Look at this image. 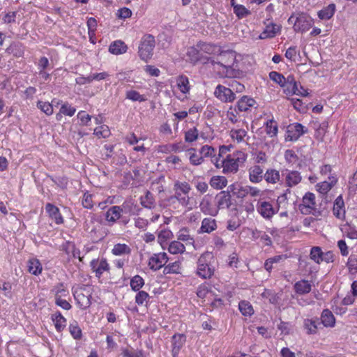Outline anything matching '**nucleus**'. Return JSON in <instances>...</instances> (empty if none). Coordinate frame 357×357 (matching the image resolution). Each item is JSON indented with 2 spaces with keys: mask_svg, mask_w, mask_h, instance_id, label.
<instances>
[{
  "mask_svg": "<svg viewBox=\"0 0 357 357\" xmlns=\"http://www.w3.org/2000/svg\"><path fill=\"white\" fill-rule=\"evenodd\" d=\"M168 252L172 255H181L185 251V245L178 240L172 241L168 246Z\"/></svg>",
  "mask_w": 357,
  "mask_h": 357,
  "instance_id": "obj_46",
  "label": "nucleus"
},
{
  "mask_svg": "<svg viewBox=\"0 0 357 357\" xmlns=\"http://www.w3.org/2000/svg\"><path fill=\"white\" fill-rule=\"evenodd\" d=\"M130 252L131 248L125 243H116L112 250V253L115 256L129 255Z\"/></svg>",
  "mask_w": 357,
  "mask_h": 357,
  "instance_id": "obj_50",
  "label": "nucleus"
},
{
  "mask_svg": "<svg viewBox=\"0 0 357 357\" xmlns=\"http://www.w3.org/2000/svg\"><path fill=\"white\" fill-rule=\"evenodd\" d=\"M338 177L336 174L328 176L327 181L317 183L315 185V190L322 196H326L331 189L337 185Z\"/></svg>",
  "mask_w": 357,
  "mask_h": 357,
  "instance_id": "obj_14",
  "label": "nucleus"
},
{
  "mask_svg": "<svg viewBox=\"0 0 357 357\" xmlns=\"http://www.w3.org/2000/svg\"><path fill=\"white\" fill-rule=\"evenodd\" d=\"M177 240L184 243L186 245H192L195 248V238L190 234L189 229L183 227L177 233Z\"/></svg>",
  "mask_w": 357,
  "mask_h": 357,
  "instance_id": "obj_28",
  "label": "nucleus"
},
{
  "mask_svg": "<svg viewBox=\"0 0 357 357\" xmlns=\"http://www.w3.org/2000/svg\"><path fill=\"white\" fill-rule=\"evenodd\" d=\"M197 296L202 299L208 298L213 296V292L209 284L204 282L198 286L197 289Z\"/></svg>",
  "mask_w": 357,
  "mask_h": 357,
  "instance_id": "obj_39",
  "label": "nucleus"
},
{
  "mask_svg": "<svg viewBox=\"0 0 357 357\" xmlns=\"http://www.w3.org/2000/svg\"><path fill=\"white\" fill-rule=\"evenodd\" d=\"M144 280L139 275L133 276L130 281V288L135 292L140 291L141 289L144 287Z\"/></svg>",
  "mask_w": 357,
  "mask_h": 357,
  "instance_id": "obj_56",
  "label": "nucleus"
},
{
  "mask_svg": "<svg viewBox=\"0 0 357 357\" xmlns=\"http://www.w3.org/2000/svg\"><path fill=\"white\" fill-rule=\"evenodd\" d=\"M255 103V100L253 98L245 96L237 102L236 107L239 112H247Z\"/></svg>",
  "mask_w": 357,
  "mask_h": 357,
  "instance_id": "obj_40",
  "label": "nucleus"
},
{
  "mask_svg": "<svg viewBox=\"0 0 357 357\" xmlns=\"http://www.w3.org/2000/svg\"><path fill=\"white\" fill-rule=\"evenodd\" d=\"M6 52L12 54L15 58H20L24 56L25 47L20 42H14L10 45V46L6 50Z\"/></svg>",
  "mask_w": 357,
  "mask_h": 357,
  "instance_id": "obj_29",
  "label": "nucleus"
},
{
  "mask_svg": "<svg viewBox=\"0 0 357 357\" xmlns=\"http://www.w3.org/2000/svg\"><path fill=\"white\" fill-rule=\"evenodd\" d=\"M140 204L145 208H153L155 207V199L153 195L149 191H146L144 196L140 198Z\"/></svg>",
  "mask_w": 357,
  "mask_h": 357,
  "instance_id": "obj_51",
  "label": "nucleus"
},
{
  "mask_svg": "<svg viewBox=\"0 0 357 357\" xmlns=\"http://www.w3.org/2000/svg\"><path fill=\"white\" fill-rule=\"evenodd\" d=\"M60 250L64 252L67 257L68 261L79 258L81 261L80 250L76 248L75 244L67 241L60 245Z\"/></svg>",
  "mask_w": 357,
  "mask_h": 357,
  "instance_id": "obj_19",
  "label": "nucleus"
},
{
  "mask_svg": "<svg viewBox=\"0 0 357 357\" xmlns=\"http://www.w3.org/2000/svg\"><path fill=\"white\" fill-rule=\"evenodd\" d=\"M155 46V37L151 34L144 35L138 47V54L140 59L144 61L151 59L153 54Z\"/></svg>",
  "mask_w": 357,
  "mask_h": 357,
  "instance_id": "obj_6",
  "label": "nucleus"
},
{
  "mask_svg": "<svg viewBox=\"0 0 357 357\" xmlns=\"http://www.w3.org/2000/svg\"><path fill=\"white\" fill-rule=\"evenodd\" d=\"M284 92L287 96L298 95L303 97L308 96L307 90L304 89L301 84L295 80L292 75H289L285 81Z\"/></svg>",
  "mask_w": 357,
  "mask_h": 357,
  "instance_id": "obj_8",
  "label": "nucleus"
},
{
  "mask_svg": "<svg viewBox=\"0 0 357 357\" xmlns=\"http://www.w3.org/2000/svg\"><path fill=\"white\" fill-rule=\"evenodd\" d=\"M313 24V18L305 13H301L296 17L293 27L296 32L304 33L307 31Z\"/></svg>",
  "mask_w": 357,
  "mask_h": 357,
  "instance_id": "obj_12",
  "label": "nucleus"
},
{
  "mask_svg": "<svg viewBox=\"0 0 357 357\" xmlns=\"http://www.w3.org/2000/svg\"><path fill=\"white\" fill-rule=\"evenodd\" d=\"M282 175L284 185L288 188L286 190L285 192L282 195L281 197L287 199V194L291 192L289 188L298 185L302 181V176L300 172L288 169L282 170Z\"/></svg>",
  "mask_w": 357,
  "mask_h": 357,
  "instance_id": "obj_7",
  "label": "nucleus"
},
{
  "mask_svg": "<svg viewBox=\"0 0 357 357\" xmlns=\"http://www.w3.org/2000/svg\"><path fill=\"white\" fill-rule=\"evenodd\" d=\"M199 132L197 127L194 126L191 128H189L184 132L185 142L191 144L197 141L199 137Z\"/></svg>",
  "mask_w": 357,
  "mask_h": 357,
  "instance_id": "obj_53",
  "label": "nucleus"
},
{
  "mask_svg": "<svg viewBox=\"0 0 357 357\" xmlns=\"http://www.w3.org/2000/svg\"><path fill=\"white\" fill-rule=\"evenodd\" d=\"M167 253L162 252L155 253L149 259L148 266L153 271H158L163 267L168 261Z\"/></svg>",
  "mask_w": 357,
  "mask_h": 357,
  "instance_id": "obj_17",
  "label": "nucleus"
},
{
  "mask_svg": "<svg viewBox=\"0 0 357 357\" xmlns=\"http://www.w3.org/2000/svg\"><path fill=\"white\" fill-rule=\"evenodd\" d=\"M90 266L98 278H100L104 272H109L110 269L105 258L93 259L90 262Z\"/></svg>",
  "mask_w": 357,
  "mask_h": 357,
  "instance_id": "obj_18",
  "label": "nucleus"
},
{
  "mask_svg": "<svg viewBox=\"0 0 357 357\" xmlns=\"http://www.w3.org/2000/svg\"><path fill=\"white\" fill-rule=\"evenodd\" d=\"M181 263L179 261H175L169 264L167 266L164 267V274H178L181 273Z\"/></svg>",
  "mask_w": 357,
  "mask_h": 357,
  "instance_id": "obj_62",
  "label": "nucleus"
},
{
  "mask_svg": "<svg viewBox=\"0 0 357 357\" xmlns=\"http://www.w3.org/2000/svg\"><path fill=\"white\" fill-rule=\"evenodd\" d=\"M307 132V129L305 128L301 123H291L287 127L286 139L291 142H296Z\"/></svg>",
  "mask_w": 357,
  "mask_h": 357,
  "instance_id": "obj_16",
  "label": "nucleus"
},
{
  "mask_svg": "<svg viewBox=\"0 0 357 357\" xmlns=\"http://www.w3.org/2000/svg\"><path fill=\"white\" fill-rule=\"evenodd\" d=\"M93 292L94 288L91 284H79L73 287L72 293L77 307L82 310L89 308L92 304Z\"/></svg>",
  "mask_w": 357,
  "mask_h": 357,
  "instance_id": "obj_2",
  "label": "nucleus"
},
{
  "mask_svg": "<svg viewBox=\"0 0 357 357\" xmlns=\"http://www.w3.org/2000/svg\"><path fill=\"white\" fill-rule=\"evenodd\" d=\"M310 259L317 264H320L323 261L322 257L324 256V252L320 247H312L310 250Z\"/></svg>",
  "mask_w": 357,
  "mask_h": 357,
  "instance_id": "obj_63",
  "label": "nucleus"
},
{
  "mask_svg": "<svg viewBox=\"0 0 357 357\" xmlns=\"http://www.w3.org/2000/svg\"><path fill=\"white\" fill-rule=\"evenodd\" d=\"M321 324L326 328H333L335 325V318L332 312L324 309L321 314Z\"/></svg>",
  "mask_w": 357,
  "mask_h": 357,
  "instance_id": "obj_35",
  "label": "nucleus"
},
{
  "mask_svg": "<svg viewBox=\"0 0 357 357\" xmlns=\"http://www.w3.org/2000/svg\"><path fill=\"white\" fill-rule=\"evenodd\" d=\"M69 332L71 336L77 340H79L82 337V331L77 321L74 320L70 323L68 326Z\"/></svg>",
  "mask_w": 357,
  "mask_h": 357,
  "instance_id": "obj_48",
  "label": "nucleus"
},
{
  "mask_svg": "<svg viewBox=\"0 0 357 357\" xmlns=\"http://www.w3.org/2000/svg\"><path fill=\"white\" fill-rule=\"evenodd\" d=\"M126 98L132 101L145 102L147 98L146 96L140 94L135 90H129L126 93Z\"/></svg>",
  "mask_w": 357,
  "mask_h": 357,
  "instance_id": "obj_60",
  "label": "nucleus"
},
{
  "mask_svg": "<svg viewBox=\"0 0 357 357\" xmlns=\"http://www.w3.org/2000/svg\"><path fill=\"white\" fill-rule=\"evenodd\" d=\"M28 271L32 275H39L43 271V266L39 259L31 258L27 261Z\"/></svg>",
  "mask_w": 357,
  "mask_h": 357,
  "instance_id": "obj_37",
  "label": "nucleus"
},
{
  "mask_svg": "<svg viewBox=\"0 0 357 357\" xmlns=\"http://www.w3.org/2000/svg\"><path fill=\"white\" fill-rule=\"evenodd\" d=\"M209 183L215 190H222L228 183L227 178L224 176H213L211 178Z\"/></svg>",
  "mask_w": 357,
  "mask_h": 357,
  "instance_id": "obj_41",
  "label": "nucleus"
},
{
  "mask_svg": "<svg viewBox=\"0 0 357 357\" xmlns=\"http://www.w3.org/2000/svg\"><path fill=\"white\" fill-rule=\"evenodd\" d=\"M137 293L136 294L135 297V303L139 306H147L149 303V299L151 298L149 294L146 291L143 290L137 291Z\"/></svg>",
  "mask_w": 357,
  "mask_h": 357,
  "instance_id": "obj_49",
  "label": "nucleus"
},
{
  "mask_svg": "<svg viewBox=\"0 0 357 357\" xmlns=\"http://www.w3.org/2000/svg\"><path fill=\"white\" fill-rule=\"evenodd\" d=\"M192 188L185 181H176L174 183V195L170 196L167 202L168 206H173L174 208L181 206L188 211L192 210L197 205L195 199L190 195Z\"/></svg>",
  "mask_w": 357,
  "mask_h": 357,
  "instance_id": "obj_1",
  "label": "nucleus"
},
{
  "mask_svg": "<svg viewBox=\"0 0 357 357\" xmlns=\"http://www.w3.org/2000/svg\"><path fill=\"white\" fill-rule=\"evenodd\" d=\"M253 236L256 238H259L260 242L264 246H270L272 244L271 237L265 232L256 230L253 232Z\"/></svg>",
  "mask_w": 357,
  "mask_h": 357,
  "instance_id": "obj_64",
  "label": "nucleus"
},
{
  "mask_svg": "<svg viewBox=\"0 0 357 357\" xmlns=\"http://www.w3.org/2000/svg\"><path fill=\"white\" fill-rule=\"evenodd\" d=\"M231 6L233 7L234 14L238 19H243L251 14L250 10L243 5L234 3V5Z\"/></svg>",
  "mask_w": 357,
  "mask_h": 357,
  "instance_id": "obj_52",
  "label": "nucleus"
},
{
  "mask_svg": "<svg viewBox=\"0 0 357 357\" xmlns=\"http://www.w3.org/2000/svg\"><path fill=\"white\" fill-rule=\"evenodd\" d=\"M186 341L184 334L176 333L172 336V353L173 357H176Z\"/></svg>",
  "mask_w": 357,
  "mask_h": 357,
  "instance_id": "obj_25",
  "label": "nucleus"
},
{
  "mask_svg": "<svg viewBox=\"0 0 357 357\" xmlns=\"http://www.w3.org/2000/svg\"><path fill=\"white\" fill-rule=\"evenodd\" d=\"M316 197L314 193L307 192L303 197L302 202L299 204V210L303 214L314 215L316 208Z\"/></svg>",
  "mask_w": 357,
  "mask_h": 357,
  "instance_id": "obj_9",
  "label": "nucleus"
},
{
  "mask_svg": "<svg viewBox=\"0 0 357 357\" xmlns=\"http://www.w3.org/2000/svg\"><path fill=\"white\" fill-rule=\"evenodd\" d=\"M50 293L54 295L55 299L58 298H66L69 296L68 287L63 282L56 284L50 290Z\"/></svg>",
  "mask_w": 357,
  "mask_h": 357,
  "instance_id": "obj_31",
  "label": "nucleus"
},
{
  "mask_svg": "<svg viewBox=\"0 0 357 357\" xmlns=\"http://www.w3.org/2000/svg\"><path fill=\"white\" fill-rule=\"evenodd\" d=\"M249 180L253 183H258L264 178V169L259 165H254L248 169Z\"/></svg>",
  "mask_w": 357,
  "mask_h": 357,
  "instance_id": "obj_26",
  "label": "nucleus"
},
{
  "mask_svg": "<svg viewBox=\"0 0 357 357\" xmlns=\"http://www.w3.org/2000/svg\"><path fill=\"white\" fill-rule=\"evenodd\" d=\"M178 89L183 94H187L190 90L189 79L185 75H180L176 78Z\"/></svg>",
  "mask_w": 357,
  "mask_h": 357,
  "instance_id": "obj_43",
  "label": "nucleus"
},
{
  "mask_svg": "<svg viewBox=\"0 0 357 357\" xmlns=\"http://www.w3.org/2000/svg\"><path fill=\"white\" fill-rule=\"evenodd\" d=\"M342 232L350 239L357 238V229L349 224H344L340 228Z\"/></svg>",
  "mask_w": 357,
  "mask_h": 357,
  "instance_id": "obj_55",
  "label": "nucleus"
},
{
  "mask_svg": "<svg viewBox=\"0 0 357 357\" xmlns=\"http://www.w3.org/2000/svg\"><path fill=\"white\" fill-rule=\"evenodd\" d=\"M266 134L270 137H275L278 132V123L273 119H270L265 123Z\"/></svg>",
  "mask_w": 357,
  "mask_h": 357,
  "instance_id": "obj_58",
  "label": "nucleus"
},
{
  "mask_svg": "<svg viewBox=\"0 0 357 357\" xmlns=\"http://www.w3.org/2000/svg\"><path fill=\"white\" fill-rule=\"evenodd\" d=\"M217 229V222L215 219L211 218H204L202 221V225L199 228V233L210 234Z\"/></svg>",
  "mask_w": 357,
  "mask_h": 357,
  "instance_id": "obj_34",
  "label": "nucleus"
},
{
  "mask_svg": "<svg viewBox=\"0 0 357 357\" xmlns=\"http://www.w3.org/2000/svg\"><path fill=\"white\" fill-rule=\"evenodd\" d=\"M264 179L268 183L276 184L280 179V172L275 169H268L264 173Z\"/></svg>",
  "mask_w": 357,
  "mask_h": 357,
  "instance_id": "obj_45",
  "label": "nucleus"
},
{
  "mask_svg": "<svg viewBox=\"0 0 357 357\" xmlns=\"http://www.w3.org/2000/svg\"><path fill=\"white\" fill-rule=\"evenodd\" d=\"M45 211L49 217L53 220L56 225L63 223V218L57 206L51 203H47L45 205Z\"/></svg>",
  "mask_w": 357,
  "mask_h": 357,
  "instance_id": "obj_24",
  "label": "nucleus"
},
{
  "mask_svg": "<svg viewBox=\"0 0 357 357\" xmlns=\"http://www.w3.org/2000/svg\"><path fill=\"white\" fill-rule=\"evenodd\" d=\"M294 291L296 294L303 295L310 292L312 284L307 280H301L294 284Z\"/></svg>",
  "mask_w": 357,
  "mask_h": 357,
  "instance_id": "obj_36",
  "label": "nucleus"
},
{
  "mask_svg": "<svg viewBox=\"0 0 357 357\" xmlns=\"http://www.w3.org/2000/svg\"><path fill=\"white\" fill-rule=\"evenodd\" d=\"M212 252H204L197 259L196 275L203 280L211 279L215 273Z\"/></svg>",
  "mask_w": 357,
  "mask_h": 357,
  "instance_id": "obj_4",
  "label": "nucleus"
},
{
  "mask_svg": "<svg viewBox=\"0 0 357 357\" xmlns=\"http://www.w3.org/2000/svg\"><path fill=\"white\" fill-rule=\"evenodd\" d=\"M264 24L265 27L259 36L261 40L273 38L282 31V26L280 24L268 22V20L264 21Z\"/></svg>",
  "mask_w": 357,
  "mask_h": 357,
  "instance_id": "obj_11",
  "label": "nucleus"
},
{
  "mask_svg": "<svg viewBox=\"0 0 357 357\" xmlns=\"http://www.w3.org/2000/svg\"><path fill=\"white\" fill-rule=\"evenodd\" d=\"M333 213L335 218L343 220L345 219V204L342 195H339L335 200L333 207Z\"/></svg>",
  "mask_w": 357,
  "mask_h": 357,
  "instance_id": "obj_21",
  "label": "nucleus"
},
{
  "mask_svg": "<svg viewBox=\"0 0 357 357\" xmlns=\"http://www.w3.org/2000/svg\"><path fill=\"white\" fill-rule=\"evenodd\" d=\"M93 134L98 138H107L111 135V131L108 126L102 124L94 129Z\"/></svg>",
  "mask_w": 357,
  "mask_h": 357,
  "instance_id": "obj_57",
  "label": "nucleus"
},
{
  "mask_svg": "<svg viewBox=\"0 0 357 357\" xmlns=\"http://www.w3.org/2000/svg\"><path fill=\"white\" fill-rule=\"evenodd\" d=\"M52 319L54 324L56 331L59 333L62 332L66 326V319L60 312H56L52 315Z\"/></svg>",
  "mask_w": 357,
  "mask_h": 357,
  "instance_id": "obj_38",
  "label": "nucleus"
},
{
  "mask_svg": "<svg viewBox=\"0 0 357 357\" xmlns=\"http://www.w3.org/2000/svg\"><path fill=\"white\" fill-rule=\"evenodd\" d=\"M336 11V6L335 3H330L327 6L324 7L317 13L318 17L321 20H328L331 19Z\"/></svg>",
  "mask_w": 357,
  "mask_h": 357,
  "instance_id": "obj_33",
  "label": "nucleus"
},
{
  "mask_svg": "<svg viewBox=\"0 0 357 357\" xmlns=\"http://www.w3.org/2000/svg\"><path fill=\"white\" fill-rule=\"evenodd\" d=\"M238 308L244 316H251L254 313L252 305L247 301H241L238 304Z\"/></svg>",
  "mask_w": 357,
  "mask_h": 357,
  "instance_id": "obj_61",
  "label": "nucleus"
},
{
  "mask_svg": "<svg viewBox=\"0 0 357 357\" xmlns=\"http://www.w3.org/2000/svg\"><path fill=\"white\" fill-rule=\"evenodd\" d=\"M189 155V160L192 165L197 166L200 165L204 162L203 156L200 153H197V150L195 148H190L188 150Z\"/></svg>",
  "mask_w": 357,
  "mask_h": 357,
  "instance_id": "obj_47",
  "label": "nucleus"
},
{
  "mask_svg": "<svg viewBox=\"0 0 357 357\" xmlns=\"http://www.w3.org/2000/svg\"><path fill=\"white\" fill-rule=\"evenodd\" d=\"M123 209L119 206H113L109 208L105 213V220L108 222L114 224L121 216Z\"/></svg>",
  "mask_w": 357,
  "mask_h": 357,
  "instance_id": "obj_30",
  "label": "nucleus"
},
{
  "mask_svg": "<svg viewBox=\"0 0 357 357\" xmlns=\"http://www.w3.org/2000/svg\"><path fill=\"white\" fill-rule=\"evenodd\" d=\"M128 50L127 45L121 40H116L111 43L109 47V51L112 54H121L126 52Z\"/></svg>",
  "mask_w": 357,
  "mask_h": 357,
  "instance_id": "obj_42",
  "label": "nucleus"
},
{
  "mask_svg": "<svg viewBox=\"0 0 357 357\" xmlns=\"http://www.w3.org/2000/svg\"><path fill=\"white\" fill-rule=\"evenodd\" d=\"M186 54L190 61L194 63H197L198 61H204V63H208V57L203 56L200 48L197 47V43L194 46L188 47Z\"/></svg>",
  "mask_w": 357,
  "mask_h": 357,
  "instance_id": "obj_23",
  "label": "nucleus"
},
{
  "mask_svg": "<svg viewBox=\"0 0 357 357\" xmlns=\"http://www.w3.org/2000/svg\"><path fill=\"white\" fill-rule=\"evenodd\" d=\"M319 324L317 319H305L303 322L304 328L308 335L316 334L318 331Z\"/></svg>",
  "mask_w": 357,
  "mask_h": 357,
  "instance_id": "obj_44",
  "label": "nucleus"
},
{
  "mask_svg": "<svg viewBox=\"0 0 357 357\" xmlns=\"http://www.w3.org/2000/svg\"><path fill=\"white\" fill-rule=\"evenodd\" d=\"M173 236V233L171 230L165 229L160 231L158 234V242L164 248V245H167L168 240L171 239Z\"/></svg>",
  "mask_w": 357,
  "mask_h": 357,
  "instance_id": "obj_54",
  "label": "nucleus"
},
{
  "mask_svg": "<svg viewBox=\"0 0 357 357\" xmlns=\"http://www.w3.org/2000/svg\"><path fill=\"white\" fill-rule=\"evenodd\" d=\"M245 189L246 185H242L237 182L231 183L228 186V190L237 199H243L247 196V190Z\"/></svg>",
  "mask_w": 357,
  "mask_h": 357,
  "instance_id": "obj_32",
  "label": "nucleus"
},
{
  "mask_svg": "<svg viewBox=\"0 0 357 357\" xmlns=\"http://www.w3.org/2000/svg\"><path fill=\"white\" fill-rule=\"evenodd\" d=\"M214 96L222 102H232L236 99L233 90L221 84L216 86Z\"/></svg>",
  "mask_w": 357,
  "mask_h": 357,
  "instance_id": "obj_15",
  "label": "nucleus"
},
{
  "mask_svg": "<svg viewBox=\"0 0 357 357\" xmlns=\"http://www.w3.org/2000/svg\"><path fill=\"white\" fill-rule=\"evenodd\" d=\"M248 126H245V128L238 126L231 128L229 131V135L231 138V140L234 144H240L245 143L247 144V141L249 139L248 136Z\"/></svg>",
  "mask_w": 357,
  "mask_h": 357,
  "instance_id": "obj_13",
  "label": "nucleus"
},
{
  "mask_svg": "<svg viewBox=\"0 0 357 357\" xmlns=\"http://www.w3.org/2000/svg\"><path fill=\"white\" fill-rule=\"evenodd\" d=\"M165 176H160L152 182L151 188L153 191L158 193L163 192L165 191Z\"/></svg>",
  "mask_w": 357,
  "mask_h": 357,
  "instance_id": "obj_59",
  "label": "nucleus"
},
{
  "mask_svg": "<svg viewBox=\"0 0 357 357\" xmlns=\"http://www.w3.org/2000/svg\"><path fill=\"white\" fill-rule=\"evenodd\" d=\"M236 53L231 50H225L222 47L217 55L216 59L213 57L207 58V62L212 65H218L223 67L228 71L232 68H238L236 63Z\"/></svg>",
  "mask_w": 357,
  "mask_h": 357,
  "instance_id": "obj_5",
  "label": "nucleus"
},
{
  "mask_svg": "<svg viewBox=\"0 0 357 357\" xmlns=\"http://www.w3.org/2000/svg\"><path fill=\"white\" fill-rule=\"evenodd\" d=\"M197 47L200 48L202 54L217 56L220 52L221 46L212 43H207L202 40L197 42Z\"/></svg>",
  "mask_w": 357,
  "mask_h": 357,
  "instance_id": "obj_22",
  "label": "nucleus"
},
{
  "mask_svg": "<svg viewBox=\"0 0 357 357\" xmlns=\"http://www.w3.org/2000/svg\"><path fill=\"white\" fill-rule=\"evenodd\" d=\"M248 158V154L242 151H236L226 155L222 160V168L224 174H236L239 167L243 166Z\"/></svg>",
  "mask_w": 357,
  "mask_h": 357,
  "instance_id": "obj_3",
  "label": "nucleus"
},
{
  "mask_svg": "<svg viewBox=\"0 0 357 357\" xmlns=\"http://www.w3.org/2000/svg\"><path fill=\"white\" fill-rule=\"evenodd\" d=\"M257 211L266 220L271 219L279 211V206L274 207L271 202L259 199L257 203Z\"/></svg>",
  "mask_w": 357,
  "mask_h": 357,
  "instance_id": "obj_10",
  "label": "nucleus"
},
{
  "mask_svg": "<svg viewBox=\"0 0 357 357\" xmlns=\"http://www.w3.org/2000/svg\"><path fill=\"white\" fill-rule=\"evenodd\" d=\"M231 192L228 190H222L215 197L217 201V209L229 208L231 206Z\"/></svg>",
  "mask_w": 357,
  "mask_h": 357,
  "instance_id": "obj_20",
  "label": "nucleus"
},
{
  "mask_svg": "<svg viewBox=\"0 0 357 357\" xmlns=\"http://www.w3.org/2000/svg\"><path fill=\"white\" fill-rule=\"evenodd\" d=\"M200 210L205 215L215 216L218 211L217 208L214 207L208 197H204L199 204Z\"/></svg>",
  "mask_w": 357,
  "mask_h": 357,
  "instance_id": "obj_27",
  "label": "nucleus"
}]
</instances>
